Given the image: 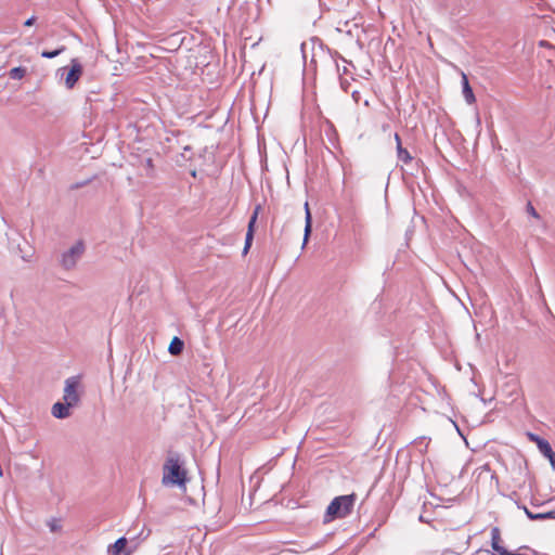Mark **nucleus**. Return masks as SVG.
I'll list each match as a JSON object with an SVG mask.
<instances>
[{
    "mask_svg": "<svg viewBox=\"0 0 555 555\" xmlns=\"http://www.w3.org/2000/svg\"><path fill=\"white\" fill-rule=\"evenodd\" d=\"M186 481V472L181 467L178 457H169L164 465L163 485L183 486Z\"/></svg>",
    "mask_w": 555,
    "mask_h": 555,
    "instance_id": "nucleus-1",
    "label": "nucleus"
},
{
    "mask_svg": "<svg viewBox=\"0 0 555 555\" xmlns=\"http://www.w3.org/2000/svg\"><path fill=\"white\" fill-rule=\"evenodd\" d=\"M354 502L356 494L335 498L327 506L326 517H330V519L346 517L351 513Z\"/></svg>",
    "mask_w": 555,
    "mask_h": 555,
    "instance_id": "nucleus-2",
    "label": "nucleus"
},
{
    "mask_svg": "<svg viewBox=\"0 0 555 555\" xmlns=\"http://www.w3.org/2000/svg\"><path fill=\"white\" fill-rule=\"evenodd\" d=\"M86 246L82 241H77L70 248L61 255L60 263L65 270H72L76 267L79 259L85 254Z\"/></svg>",
    "mask_w": 555,
    "mask_h": 555,
    "instance_id": "nucleus-3",
    "label": "nucleus"
},
{
    "mask_svg": "<svg viewBox=\"0 0 555 555\" xmlns=\"http://www.w3.org/2000/svg\"><path fill=\"white\" fill-rule=\"evenodd\" d=\"M78 386L79 378L77 376H72L65 380L63 400L67 403V405H72L73 408L76 406L80 401V397L77 391Z\"/></svg>",
    "mask_w": 555,
    "mask_h": 555,
    "instance_id": "nucleus-4",
    "label": "nucleus"
},
{
    "mask_svg": "<svg viewBox=\"0 0 555 555\" xmlns=\"http://www.w3.org/2000/svg\"><path fill=\"white\" fill-rule=\"evenodd\" d=\"M81 74H82V67H81L80 63L77 60H73L72 67L65 78L66 87L68 89H72L75 86V83L78 81V79L80 78Z\"/></svg>",
    "mask_w": 555,
    "mask_h": 555,
    "instance_id": "nucleus-5",
    "label": "nucleus"
},
{
    "mask_svg": "<svg viewBox=\"0 0 555 555\" xmlns=\"http://www.w3.org/2000/svg\"><path fill=\"white\" fill-rule=\"evenodd\" d=\"M73 408L72 405H67V403L64 402H56L52 405L51 413L55 418H67L70 415L69 409Z\"/></svg>",
    "mask_w": 555,
    "mask_h": 555,
    "instance_id": "nucleus-6",
    "label": "nucleus"
},
{
    "mask_svg": "<svg viewBox=\"0 0 555 555\" xmlns=\"http://www.w3.org/2000/svg\"><path fill=\"white\" fill-rule=\"evenodd\" d=\"M127 539L121 537L115 541L113 545L108 547V552L112 555H130V552L127 551Z\"/></svg>",
    "mask_w": 555,
    "mask_h": 555,
    "instance_id": "nucleus-7",
    "label": "nucleus"
},
{
    "mask_svg": "<svg viewBox=\"0 0 555 555\" xmlns=\"http://www.w3.org/2000/svg\"><path fill=\"white\" fill-rule=\"evenodd\" d=\"M461 77H462L463 96L468 104H474L476 102V98L473 92V89L469 86L467 75L464 72H462Z\"/></svg>",
    "mask_w": 555,
    "mask_h": 555,
    "instance_id": "nucleus-8",
    "label": "nucleus"
},
{
    "mask_svg": "<svg viewBox=\"0 0 555 555\" xmlns=\"http://www.w3.org/2000/svg\"><path fill=\"white\" fill-rule=\"evenodd\" d=\"M539 451L548 459L551 465L555 467V453L552 450V447L550 442L545 439H542L541 441H538L537 444Z\"/></svg>",
    "mask_w": 555,
    "mask_h": 555,
    "instance_id": "nucleus-9",
    "label": "nucleus"
},
{
    "mask_svg": "<svg viewBox=\"0 0 555 555\" xmlns=\"http://www.w3.org/2000/svg\"><path fill=\"white\" fill-rule=\"evenodd\" d=\"M305 211H306V216H305V234H304V243H302V246H305L309 240V236H310V233H311V229H312V217H311V212H310V209H309V204L308 202L305 203Z\"/></svg>",
    "mask_w": 555,
    "mask_h": 555,
    "instance_id": "nucleus-10",
    "label": "nucleus"
},
{
    "mask_svg": "<svg viewBox=\"0 0 555 555\" xmlns=\"http://www.w3.org/2000/svg\"><path fill=\"white\" fill-rule=\"evenodd\" d=\"M524 511H525L526 515L528 516V518H530L531 520L555 519V511L547 512V513L533 514L526 506L524 507Z\"/></svg>",
    "mask_w": 555,
    "mask_h": 555,
    "instance_id": "nucleus-11",
    "label": "nucleus"
},
{
    "mask_svg": "<svg viewBox=\"0 0 555 555\" xmlns=\"http://www.w3.org/2000/svg\"><path fill=\"white\" fill-rule=\"evenodd\" d=\"M183 347H184V343L179 337H173L172 340L170 341L168 351L172 356H178L182 352Z\"/></svg>",
    "mask_w": 555,
    "mask_h": 555,
    "instance_id": "nucleus-12",
    "label": "nucleus"
},
{
    "mask_svg": "<svg viewBox=\"0 0 555 555\" xmlns=\"http://www.w3.org/2000/svg\"><path fill=\"white\" fill-rule=\"evenodd\" d=\"M397 156L398 159L404 164H408L412 160L411 154L406 149L402 147V144H399V147H397Z\"/></svg>",
    "mask_w": 555,
    "mask_h": 555,
    "instance_id": "nucleus-13",
    "label": "nucleus"
},
{
    "mask_svg": "<svg viewBox=\"0 0 555 555\" xmlns=\"http://www.w3.org/2000/svg\"><path fill=\"white\" fill-rule=\"evenodd\" d=\"M26 68L25 67H22V66H18V67H13L12 69H10L9 72V77L11 79H22L25 77L26 75Z\"/></svg>",
    "mask_w": 555,
    "mask_h": 555,
    "instance_id": "nucleus-14",
    "label": "nucleus"
},
{
    "mask_svg": "<svg viewBox=\"0 0 555 555\" xmlns=\"http://www.w3.org/2000/svg\"><path fill=\"white\" fill-rule=\"evenodd\" d=\"M260 208H261L260 205H258L255 208V210L249 219V222H248L247 233H250L251 235H254V232H255V223L257 221Z\"/></svg>",
    "mask_w": 555,
    "mask_h": 555,
    "instance_id": "nucleus-15",
    "label": "nucleus"
},
{
    "mask_svg": "<svg viewBox=\"0 0 555 555\" xmlns=\"http://www.w3.org/2000/svg\"><path fill=\"white\" fill-rule=\"evenodd\" d=\"M500 542H501L500 529L498 527H493L491 529V546L495 547L496 545H500Z\"/></svg>",
    "mask_w": 555,
    "mask_h": 555,
    "instance_id": "nucleus-16",
    "label": "nucleus"
},
{
    "mask_svg": "<svg viewBox=\"0 0 555 555\" xmlns=\"http://www.w3.org/2000/svg\"><path fill=\"white\" fill-rule=\"evenodd\" d=\"M65 50V47H61L60 49L53 51H42L41 56L44 59H53L60 55Z\"/></svg>",
    "mask_w": 555,
    "mask_h": 555,
    "instance_id": "nucleus-17",
    "label": "nucleus"
},
{
    "mask_svg": "<svg viewBox=\"0 0 555 555\" xmlns=\"http://www.w3.org/2000/svg\"><path fill=\"white\" fill-rule=\"evenodd\" d=\"M253 240H254V235H251L250 233H246L245 245L243 248V255H246L248 253V250L251 246Z\"/></svg>",
    "mask_w": 555,
    "mask_h": 555,
    "instance_id": "nucleus-18",
    "label": "nucleus"
},
{
    "mask_svg": "<svg viewBox=\"0 0 555 555\" xmlns=\"http://www.w3.org/2000/svg\"><path fill=\"white\" fill-rule=\"evenodd\" d=\"M253 240H254V235H251L250 233H246L245 245L243 248V255H246L248 253V250L251 246Z\"/></svg>",
    "mask_w": 555,
    "mask_h": 555,
    "instance_id": "nucleus-19",
    "label": "nucleus"
},
{
    "mask_svg": "<svg viewBox=\"0 0 555 555\" xmlns=\"http://www.w3.org/2000/svg\"><path fill=\"white\" fill-rule=\"evenodd\" d=\"M144 167L146 169V175L152 177L154 173V164H153L152 158H146L144 160Z\"/></svg>",
    "mask_w": 555,
    "mask_h": 555,
    "instance_id": "nucleus-20",
    "label": "nucleus"
},
{
    "mask_svg": "<svg viewBox=\"0 0 555 555\" xmlns=\"http://www.w3.org/2000/svg\"><path fill=\"white\" fill-rule=\"evenodd\" d=\"M494 553L493 555H513V553L508 552L506 548H504L501 545H496L495 547H492Z\"/></svg>",
    "mask_w": 555,
    "mask_h": 555,
    "instance_id": "nucleus-21",
    "label": "nucleus"
},
{
    "mask_svg": "<svg viewBox=\"0 0 555 555\" xmlns=\"http://www.w3.org/2000/svg\"><path fill=\"white\" fill-rule=\"evenodd\" d=\"M48 526L50 527V530L52 532H55L57 530L61 529V525L59 524V521L56 519H52L48 522Z\"/></svg>",
    "mask_w": 555,
    "mask_h": 555,
    "instance_id": "nucleus-22",
    "label": "nucleus"
},
{
    "mask_svg": "<svg viewBox=\"0 0 555 555\" xmlns=\"http://www.w3.org/2000/svg\"><path fill=\"white\" fill-rule=\"evenodd\" d=\"M527 212L533 218H540V215L537 212L535 208L531 205V203L527 204Z\"/></svg>",
    "mask_w": 555,
    "mask_h": 555,
    "instance_id": "nucleus-23",
    "label": "nucleus"
},
{
    "mask_svg": "<svg viewBox=\"0 0 555 555\" xmlns=\"http://www.w3.org/2000/svg\"><path fill=\"white\" fill-rule=\"evenodd\" d=\"M528 438L535 442L538 444V441H541L543 438H541L540 436L535 435V434H532V433H528Z\"/></svg>",
    "mask_w": 555,
    "mask_h": 555,
    "instance_id": "nucleus-24",
    "label": "nucleus"
},
{
    "mask_svg": "<svg viewBox=\"0 0 555 555\" xmlns=\"http://www.w3.org/2000/svg\"><path fill=\"white\" fill-rule=\"evenodd\" d=\"M36 22V16H30L24 22V26L29 27L33 26Z\"/></svg>",
    "mask_w": 555,
    "mask_h": 555,
    "instance_id": "nucleus-25",
    "label": "nucleus"
},
{
    "mask_svg": "<svg viewBox=\"0 0 555 555\" xmlns=\"http://www.w3.org/2000/svg\"><path fill=\"white\" fill-rule=\"evenodd\" d=\"M395 142L397 143V147H399V144H401V139L398 133H395Z\"/></svg>",
    "mask_w": 555,
    "mask_h": 555,
    "instance_id": "nucleus-26",
    "label": "nucleus"
},
{
    "mask_svg": "<svg viewBox=\"0 0 555 555\" xmlns=\"http://www.w3.org/2000/svg\"><path fill=\"white\" fill-rule=\"evenodd\" d=\"M181 156L184 158V159H190L191 157L189 156V153H182Z\"/></svg>",
    "mask_w": 555,
    "mask_h": 555,
    "instance_id": "nucleus-27",
    "label": "nucleus"
},
{
    "mask_svg": "<svg viewBox=\"0 0 555 555\" xmlns=\"http://www.w3.org/2000/svg\"><path fill=\"white\" fill-rule=\"evenodd\" d=\"M190 151H191L190 146L184 147V153L190 152Z\"/></svg>",
    "mask_w": 555,
    "mask_h": 555,
    "instance_id": "nucleus-28",
    "label": "nucleus"
},
{
    "mask_svg": "<svg viewBox=\"0 0 555 555\" xmlns=\"http://www.w3.org/2000/svg\"><path fill=\"white\" fill-rule=\"evenodd\" d=\"M191 175H192L193 177H195V176H196V171H195V170H193Z\"/></svg>",
    "mask_w": 555,
    "mask_h": 555,
    "instance_id": "nucleus-29",
    "label": "nucleus"
}]
</instances>
